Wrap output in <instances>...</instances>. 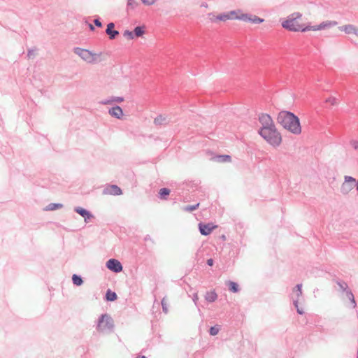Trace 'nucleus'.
Returning <instances> with one entry per match:
<instances>
[{
    "label": "nucleus",
    "instance_id": "cd10ccee",
    "mask_svg": "<svg viewBox=\"0 0 358 358\" xmlns=\"http://www.w3.org/2000/svg\"><path fill=\"white\" fill-rule=\"evenodd\" d=\"M231 290L234 292H236L238 290V285L236 282H231L230 283Z\"/></svg>",
    "mask_w": 358,
    "mask_h": 358
},
{
    "label": "nucleus",
    "instance_id": "0eeeda50",
    "mask_svg": "<svg viewBox=\"0 0 358 358\" xmlns=\"http://www.w3.org/2000/svg\"><path fill=\"white\" fill-rule=\"evenodd\" d=\"M228 17L231 18V19L234 18V19H240V20H247V21L252 22L254 23H262L264 22V19H261L257 17H251L248 15H242L241 16H238V15H236V12H231L229 15Z\"/></svg>",
    "mask_w": 358,
    "mask_h": 358
},
{
    "label": "nucleus",
    "instance_id": "c9c22d12",
    "mask_svg": "<svg viewBox=\"0 0 358 358\" xmlns=\"http://www.w3.org/2000/svg\"><path fill=\"white\" fill-rule=\"evenodd\" d=\"M207 264H208V265H209V266H213V260L212 259H208V261H207Z\"/></svg>",
    "mask_w": 358,
    "mask_h": 358
},
{
    "label": "nucleus",
    "instance_id": "412c9836",
    "mask_svg": "<svg viewBox=\"0 0 358 358\" xmlns=\"http://www.w3.org/2000/svg\"><path fill=\"white\" fill-rule=\"evenodd\" d=\"M72 280H73V284H75L76 285L79 286L83 284L82 278L76 274L73 275Z\"/></svg>",
    "mask_w": 358,
    "mask_h": 358
},
{
    "label": "nucleus",
    "instance_id": "f03ea898",
    "mask_svg": "<svg viewBox=\"0 0 358 358\" xmlns=\"http://www.w3.org/2000/svg\"><path fill=\"white\" fill-rule=\"evenodd\" d=\"M276 120L283 129L291 134L299 136L302 132L299 117L291 111H280L276 116Z\"/></svg>",
    "mask_w": 358,
    "mask_h": 358
},
{
    "label": "nucleus",
    "instance_id": "4be33fe9",
    "mask_svg": "<svg viewBox=\"0 0 358 358\" xmlns=\"http://www.w3.org/2000/svg\"><path fill=\"white\" fill-rule=\"evenodd\" d=\"M123 36L127 38V39H129V40H131V39H134L135 38V36H134V31H130L129 30H126L124 31L123 33Z\"/></svg>",
    "mask_w": 358,
    "mask_h": 358
},
{
    "label": "nucleus",
    "instance_id": "20e7f679",
    "mask_svg": "<svg viewBox=\"0 0 358 358\" xmlns=\"http://www.w3.org/2000/svg\"><path fill=\"white\" fill-rule=\"evenodd\" d=\"M74 52L87 63H95L97 61L96 54L88 50L76 48L74 49Z\"/></svg>",
    "mask_w": 358,
    "mask_h": 358
},
{
    "label": "nucleus",
    "instance_id": "2f4dec72",
    "mask_svg": "<svg viewBox=\"0 0 358 358\" xmlns=\"http://www.w3.org/2000/svg\"><path fill=\"white\" fill-rule=\"evenodd\" d=\"M94 24L96 26L99 27H101L102 26L101 22L98 19L94 20Z\"/></svg>",
    "mask_w": 358,
    "mask_h": 358
},
{
    "label": "nucleus",
    "instance_id": "6e6552de",
    "mask_svg": "<svg viewBox=\"0 0 358 358\" xmlns=\"http://www.w3.org/2000/svg\"><path fill=\"white\" fill-rule=\"evenodd\" d=\"M107 268L115 273H119L122 271V266L120 261L115 259H110L106 262Z\"/></svg>",
    "mask_w": 358,
    "mask_h": 358
},
{
    "label": "nucleus",
    "instance_id": "a19ab883",
    "mask_svg": "<svg viewBox=\"0 0 358 358\" xmlns=\"http://www.w3.org/2000/svg\"><path fill=\"white\" fill-rule=\"evenodd\" d=\"M357 358H358V356H357Z\"/></svg>",
    "mask_w": 358,
    "mask_h": 358
},
{
    "label": "nucleus",
    "instance_id": "a878e982",
    "mask_svg": "<svg viewBox=\"0 0 358 358\" xmlns=\"http://www.w3.org/2000/svg\"><path fill=\"white\" fill-rule=\"evenodd\" d=\"M162 306L165 313H168V303L165 298L162 300Z\"/></svg>",
    "mask_w": 358,
    "mask_h": 358
},
{
    "label": "nucleus",
    "instance_id": "c756f323",
    "mask_svg": "<svg viewBox=\"0 0 358 358\" xmlns=\"http://www.w3.org/2000/svg\"><path fill=\"white\" fill-rule=\"evenodd\" d=\"M296 289H297V295H298V296H300L302 294V285L301 284L297 285Z\"/></svg>",
    "mask_w": 358,
    "mask_h": 358
},
{
    "label": "nucleus",
    "instance_id": "39448f33",
    "mask_svg": "<svg viewBox=\"0 0 358 358\" xmlns=\"http://www.w3.org/2000/svg\"><path fill=\"white\" fill-rule=\"evenodd\" d=\"M301 17V15L300 13H294L292 18L287 19L282 23V27L290 31H297L300 29V27L296 20Z\"/></svg>",
    "mask_w": 358,
    "mask_h": 358
},
{
    "label": "nucleus",
    "instance_id": "c85d7f7f",
    "mask_svg": "<svg viewBox=\"0 0 358 358\" xmlns=\"http://www.w3.org/2000/svg\"><path fill=\"white\" fill-rule=\"evenodd\" d=\"M294 306H295V307H296V311H297V313H298L299 314H300V315L303 314V313H304L303 310L302 308H300L299 307V302H298V301H297V300H296V301H294Z\"/></svg>",
    "mask_w": 358,
    "mask_h": 358
},
{
    "label": "nucleus",
    "instance_id": "4c0bfd02",
    "mask_svg": "<svg viewBox=\"0 0 358 358\" xmlns=\"http://www.w3.org/2000/svg\"><path fill=\"white\" fill-rule=\"evenodd\" d=\"M89 27H90V29L91 30H94V27H93V25H92V24H89Z\"/></svg>",
    "mask_w": 358,
    "mask_h": 358
},
{
    "label": "nucleus",
    "instance_id": "f8f14e48",
    "mask_svg": "<svg viewBox=\"0 0 358 358\" xmlns=\"http://www.w3.org/2000/svg\"><path fill=\"white\" fill-rule=\"evenodd\" d=\"M114 27L115 24L113 22L109 23L107 26L106 32L110 39L115 38L119 34L117 31L114 30Z\"/></svg>",
    "mask_w": 358,
    "mask_h": 358
},
{
    "label": "nucleus",
    "instance_id": "f704fd0d",
    "mask_svg": "<svg viewBox=\"0 0 358 358\" xmlns=\"http://www.w3.org/2000/svg\"><path fill=\"white\" fill-rule=\"evenodd\" d=\"M164 120L162 117H159L155 119V123L157 124L160 120Z\"/></svg>",
    "mask_w": 358,
    "mask_h": 358
},
{
    "label": "nucleus",
    "instance_id": "f257e3e1",
    "mask_svg": "<svg viewBox=\"0 0 358 358\" xmlns=\"http://www.w3.org/2000/svg\"><path fill=\"white\" fill-rule=\"evenodd\" d=\"M258 120L262 125L258 131L259 136L271 146H279L282 142V136L271 116L267 113H261Z\"/></svg>",
    "mask_w": 358,
    "mask_h": 358
},
{
    "label": "nucleus",
    "instance_id": "1a4fd4ad",
    "mask_svg": "<svg viewBox=\"0 0 358 358\" xmlns=\"http://www.w3.org/2000/svg\"><path fill=\"white\" fill-rule=\"evenodd\" d=\"M103 194L105 195H121L122 192L121 189L115 185H109L105 187L103 191Z\"/></svg>",
    "mask_w": 358,
    "mask_h": 358
},
{
    "label": "nucleus",
    "instance_id": "9d476101",
    "mask_svg": "<svg viewBox=\"0 0 358 358\" xmlns=\"http://www.w3.org/2000/svg\"><path fill=\"white\" fill-rule=\"evenodd\" d=\"M199 228L201 234L202 235H208L210 234L212 231L216 228L215 225H213V224H203L200 223L199 224Z\"/></svg>",
    "mask_w": 358,
    "mask_h": 358
},
{
    "label": "nucleus",
    "instance_id": "ddd939ff",
    "mask_svg": "<svg viewBox=\"0 0 358 358\" xmlns=\"http://www.w3.org/2000/svg\"><path fill=\"white\" fill-rule=\"evenodd\" d=\"M109 114L117 119H120L123 116V111L120 106H115L109 110Z\"/></svg>",
    "mask_w": 358,
    "mask_h": 358
},
{
    "label": "nucleus",
    "instance_id": "ea45409f",
    "mask_svg": "<svg viewBox=\"0 0 358 358\" xmlns=\"http://www.w3.org/2000/svg\"><path fill=\"white\" fill-rule=\"evenodd\" d=\"M357 358H358V356H357Z\"/></svg>",
    "mask_w": 358,
    "mask_h": 358
},
{
    "label": "nucleus",
    "instance_id": "393cba45",
    "mask_svg": "<svg viewBox=\"0 0 358 358\" xmlns=\"http://www.w3.org/2000/svg\"><path fill=\"white\" fill-rule=\"evenodd\" d=\"M62 204H56V203H50L48 207H47V210H56L59 208H62Z\"/></svg>",
    "mask_w": 358,
    "mask_h": 358
},
{
    "label": "nucleus",
    "instance_id": "4468645a",
    "mask_svg": "<svg viewBox=\"0 0 358 358\" xmlns=\"http://www.w3.org/2000/svg\"><path fill=\"white\" fill-rule=\"evenodd\" d=\"M341 30L348 34H354L358 36V29H356L354 26L352 25H346L343 27L341 28Z\"/></svg>",
    "mask_w": 358,
    "mask_h": 358
},
{
    "label": "nucleus",
    "instance_id": "423d86ee",
    "mask_svg": "<svg viewBox=\"0 0 358 358\" xmlns=\"http://www.w3.org/2000/svg\"><path fill=\"white\" fill-rule=\"evenodd\" d=\"M355 186H357L355 178L351 176H345L341 185V191L343 194H348Z\"/></svg>",
    "mask_w": 358,
    "mask_h": 358
},
{
    "label": "nucleus",
    "instance_id": "5701e85b",
    "mask_svg": "<svg viewBox=\"0 0 358 358\" xmlns=\"http://www.w3.org/2000/svg\"><path fill=\"white\" fill-rule=\"evenodd\" d=\"M159 193L162 199H166V196L169 195L170 190L167 188H162L159 190Z\"/></svg>",
    "mask_w": 358,
    "mask_h": 358
},
{
    "label": "nucleus",
    "instance_id": "6ab92c4d",
    "mask_svg": "<svg viewBox=\"0 0 358 358\" xmlns=\"http://www.w3.org/2000/svg\"><path fill=\"white\" fill-rule=\"evenodd\" d=\"M106 296V299L110 301H113L117 299V294L110 290L107 291Z\"/></svg>",
    "mask_w": 358,
    "mask_h": 358
},
{
    "label": "nucleus",
    "instance_id": "7c9ffc66",
    "mask_svg": "<svg viewBox=\"0 0 358 358\" xmlns=\"http://www.w3.org/2000/svg\"><path fill=\"white\" fill-rule=\"evenodd\" d=\"M145 5H152L155 3L156 0H141Z\"/></svg>",
    "mask_w": 358,
    "mask_h": 358
},
{
    "label": "nucleus",
    "instance_id": "bb28decb",
    "mask_svg": "<svg viewBox=\"0 0 358 358\" xmlns=\"http://www.w3.org/2000/svg\"><path fill=\"white\" fill-rule=\"evenodd\" d=\"M220 331V328L218 327H213L210 328V334L212 335V336H215L217 334V333L219 332Z\"/></svg>",
    "mask_w": 358,
    "mask_h": 358
},
{
    "label": "nucleus",
    "instance_id": "aec40b11",
    "mask_svg": "<svg viewBox=\"0 0 358 358\" xmlns=\"http://www.w3.org/2000/svg\"><path fill=\"white\" fill-rule=\"evenodd\" d=\"M208 17H209L210 20L211 22H217V21H222L223 19V17L222 15H215L213 13H210L208 15Z\"/></svg>",
    "mask_w": 358,
    "mask_h": 358
},
{
    "label": "nucleus",
    "instance_id": "a211bd4d",
    "mask_svg": "<svg viewBox=\"0 0 358 358\" xmlns=\"http://www.w3.org/2000/svg\"><path fill=\"white\" fill-rule=\"evenodd\" d=\"M206 299L207 301H208L210 302L215 301V299H217V294L215 292H214L213 291L209 292L206 294Z\"/></svg>",
    "mask_w": 358,
    "mask_h": 358
},
{
    "label": "nucleus",
    "instance_id": "9b49d317",
    "mask_svg": "<svg viewBox=\"0 0 358 358\" xmlns=\"http://www.w3.org/2000/svg\"><path fill=\"white\" fill-rule=\"evenodd\" d=\"M335 24H336V22H322L317 26L308 27L302 29L301 31H309V30L319 31V30L324 29L325 28H327L330 26L335 25Z\"/></svg>",
    "mask_w": 358,
    "mask_h": 358
},
{
    "label": "nucleus",
    "instance_id": "e433bc0d",
    "mask_svg": "<svg viewBox=\"0 0 358 358\" xmlns=\"http://www.w3.org/2000/svg\"><path fill=\"white\" fill-rule=\"evenodd\" d=\"M225 161L231 162V157L229 155H225Z\"/></svg>",
    "mask_w": 358,
    "mask_h": 358
},
{
    "label": "nucleus",
    "instance_id": "473e14b6",
    "mask_svg": "<svg viewBox=\"0 0 358 358\" xmlns=\"http://www.w3.org/2000/svg\"><path fill=\"white\" fill-rule=\"evenodd\" d=\"M327 101L331 103L332 104L336 103V99L335 98H329L327 100Z\"/></svg>",
    "mask_w": 358,
    "mask_h": 358
},
{
    "label": "nucleus",
    "instance_id": "dca6fc26",
    "mask_svg": "<svg viewBox=\"0 0 358 358\" xmlns=\"http://www.w3.org/2000/svg\"><path fill=\"white\" fill-rule=\"evenodd\" d=\"M78 214H80L81 216H83V217H85V220H86L87 218H90L92 217V215L88 212L85 209L83 208H80V207H78L76 208L75 210Z\"/></svg>",
    "mask_w": 358,
    "mask_h": 358
},
{
    "label": "nucleus",
    "instance_id": "b1692460",
    "mask_svg": "<svg viewBox=\"0 0 358 358\" xmlns=\"http://www.w3.org/2000/svg\"><path fill=\"white\" fill-rule=\"evenodd\" d=\"M199 206V203L197 204L193 205V206H187L184 208V210L187 211V212H192V211L196 210Z\"/></svg>",
    "mask_w": 358,
    "mask_h": 358
},
{
    "label": "nucleus",
    "instance_id": "58836bf2",
    "mask_svg": "<svg viewBox=\"0 0 358 358\" xmlns=\"http://www.w3.org/2000/svg\"><path fill=\"white\" fill-rule=\"evenodd\" d=\"M140 358H145V357H144V356H142V357H140Z\"/></svg>",
    "mask_w": 358,
    "mask_h": 358
},
{
    "label": "nucleus",
    "instance_id": "f3484780",
    "mask_svg": "<svg viewBox=\"0 0 358 358\" xmlns=\"http://www.w3.org/2000/svg\"><path fill=\"white\" fill-rule=\"evenodd\" d=\"M135 37H141L145 34V27H136L134 30Z\"/></svg>",
    "mask_w": 358,
    "mask_h": 358
},
{
    "label": "nucleus",
    "instance_id": "7ed1b4c3",
    "mask_svg": "<svg viewBox=\"0 0 358 358\" xmlns=\"http://www.w3.org/2000/svg\"><path fill=\"white\" fill-rule=\"evenodd\" d=\"M114 327V322L112 317L107 314L102 315L99 319L97 324V331L99 332H106L112 329Z\"/></svg>",
    "mask_w": 358,
    "mask_h": 358
},
{
    "label": "nucleus",
    "instance_id": "2eb2a0df",
    "mask_svg": "<svg viewBox=\"0 0 358 358\" xmlns=\"http://www.w3.org/2000/svg\"><path fill=\"white\" fill-rule=\"evenodd\" d=\"M343 289H346L347 296L352 303V308H356L357 303L355 301L354 295H353L352 292L348 289V285L346 284H345V287Z\"/></svg>",
    "mask_w": 358,
    "mask_h": 358
},
{
    "label": "nucleus",
    "instance_id": "72a5a7b5",
    "mask_svg": "<svg viewBox=\"0 0 358 358\" xmlns=\"http://www.w3.org/2000/svg\"><path fill=\"white\" fill-rule=\"evenodd\" d=\"M352 146L355 149L357 150L358 149V140L357 141H355L352 143Z\"/></svg>",
    "mask_w": 358,
    "mask_h": 358
}]
</instances>
